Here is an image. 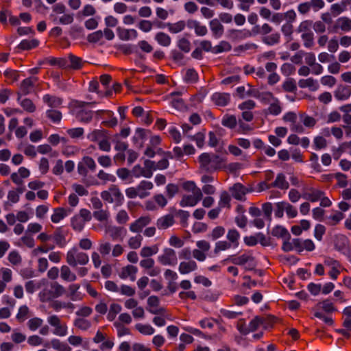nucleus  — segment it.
Returning a JSON list of instances; mask_svg holds the SVG:
<instances>
[{"label": "nucleus", "instance_id": "f257e3e1", "mask_svg": "<svg viewBox=\"0 0 351 351\" xmlns=\"http://www.w3.org/2000/svg\"><path fill=\"white\" fill-rule=\"evenodd\" d=\"M200 167L203 170L212 172L224 167L225 159L215 154L203 153L199 156Z\"/></svg>", "mask_w": 351, "mask_h": 351}, {"label": "nucleus", "instance_id": "f03ea898", "mask_svg": "<svg viewBox=\"0 0 351 351\" xmlns=\"http://www.w3.org/2000/svg\"><path fill=\"white\" fill-rule=\"evenodd\" d=\"M66 261L71 267L85 265L89 261V256L86 253L80 251L78 247H73L67 252Z\"/></svg>", "mask_w": 351, "mask_h": 351}, {"label": "nucleus", "instance_id": "7ed1b4c3", "mask_svg": "<svg viewBox=\"0 0 351 351\" xmlns=\"http://www.w3.org/2000/svg\"><path fill=\"white\" fill-rule=\"evenodd\" d=\"M101 197L104 201L114 204L116 206H120L124 202V196L116 185H112L108 190L102 191Z\"/></svg>", "mask_w": 351, "mask_h": 351}, {"label": "nucleus", "instance_id": "20e7f679", "mask_svg": "<svg viewBox=\"0 0 351 351\" xmlns=\"http://www.w3.org/2000/svg\"><path fill=\"white\" fill-rule=\"evenodd\" d=\"M47 322L53 327V333L59 337H64L68 333V327L65 322H62L56 315H52L47 317Z\"/></svg>", "mask_w": 351, "mask_h": 351}, {"label": "nucleus", "instance_id": "39448f33", "mask_svg": "<svg viewBox=\"0 0 351 351\" xmlns=\"http://www.w3.org/2000/svg\"><path fill=\"white\" fill-rule=\"evenodd\" d=\"M158 261L162 265L175 266L178 263L176 252L174 250L166 247L158 256Z\"/></svg>", "mask_w": 351, "mask_h": 351}, {"label": "nucleus", "instance_id": "423d86ee", "mask_svg": "<svg viewBox=\"0 0 351 351\" xmlns=\"http://www.w3.org/2000/svg\"><path fill=\"white\" fill-rule=\"evenodd\" d=\"M324 265L329 267L328 275L332 280H337L343 267L340 263L330 257H327L324 261Z\"/></svg>", "mask_w": 351, "mask_h": 351}, {"label": "nucleus", "instance_id": "0eeeda50", "mask_svg": "<svg viewBox=\"0 0 351 351\" xmlns=\"http://www.w3.org/2000/svg\"><path fill=\"white\" fill-rule=\"evenodd\" d=\"M202 191H197L195 193H191L190 195H184L180 202V206L182 207L195 206L202 199Z\"/></svg>", "mask_w": 351, "mask_h": 351}, {"label": "nucleus", "instance_id": "6e6552de", "mask_svg": "<svg viewBox=\"0 0 351 351\" xmlns=\"http://www.w3.org/2000/svg\"><path fill=\"white\" fill-rule=\"evenodd\" d=\"M96 168L95 160L89 156H85L77 165V171L80 175H86L87 169L94 171Z\"/></svg>", "mask_w": 351, "mask_h": 351}, {"label": "nucleus", "instance_id": "1a4fd4ad", "mask_svg": "<svg viewBox=\"0 0 351 351\" xmlns=\"http://www.w3.org/2000/svg\"><path fill=\"white\" fill-rule=\"evenodd\" d=\"M351 96V86L339 84L334 91V97L338 101H346Z\"/></svg>", "mask_w": 351, "mask_h": 351}, {"label": "nucleus", "instance_id": "9d476101", "mask_svg": "<svg viewBox=\"0 0 351 351\" xmlns=\"http://www.w3.org/2000/svg\"><path fill=\"white\" fill-rule=\"evenodd\" d=\"M117 34L120 40L128 41L135 40L138 37V32L134 29H126L122 27L117 28Z\"/></svg>", "mask_w": 351, "mask_h": 351}, {"label": "nucleus", "instance_id": "9b49d317", "mask_svg": "<svg viewBox=\"0 0 351 351\" xmlns=\"http://www.w3.org/2000/svg\"><path fill=\"white\" fill-rule=\"evenodd\" d=\"M137 272L138 268L136 266L128 265L121 269L119 276L123 280L134 281Z\"/></svg>", "mask_w": 351, "mask_h": 351}, {"label": "nucleus", "instance_id": "f8f14e48", "mask_svg": "<svg viewBox=\"0 0 351 351\" xmlns=\"http://www.w3.org/2000/svg\"><path fill=\"white\" fill-rule=\"evenodd\" d=\"M324 195V192L317 188H308L303 193V198L311 202H315Z\"/></svg>", "mask_w": 351, "mask_h": 351}, {"label": "nucleus", "instance_id": "ddd939ff", "mask_svg": "<svg viewBox=\"0 0 351 351\" xmlns=\"http://www.w3.org/2000/svg\"><path fill=\"white\" fill-rule=\"evenodd\" d=\"M230 190L232 196L238 200H245V195L252 191V189H247L240 183L234 184Z\"/></svg>", "mask_w": 351, "mask_h": 351}, {"label": "nucleus", "instance_id": "4468645a", "mask_svg": "<svg viewBox=\"0 0 351 351\" xmlns=\"http://www.w3.org/2000/svg\"><path fill=\"white\" fill-rule=\"evenodd\" d=\"M151 221V219L148 216L139 217L138 219L132 222L130 226V230L134 233L141 232L143 228L148 225Z\"/></svg>", "mask_w": 351, "mask_h": 351}, {"label": "nucleus", "instance_id": "2eb2a0df", "mask_svg": "<svg viewBox=\"0 0 351 351\" xmlns=\"http://www.w3.org/2000/svg\"><path fill=\"white\" fill-rule=\"evenodd\" d=\"M333 28L335 32L340 29L343 32H349L351 31V19L346 16L339 17L336 20Z\"/></svg>", "mask_w": 351, "mask_h": 351}, {"label": "nucleus", "instance_id": "dca6fc26", "mask_svg": "<svg viewBox=\"0 0 351 351\" xmlns=\"http://www.w3.org/2000/svg\"><path fill=\"white\" fill-rule=\"evenodd\" d=\"M345 217V215L339 210H331L330 215L325 217V223L328 226H337L339 224Z\"/></svg>", "mask_w": 351, "mask_h": 351}, {"label": "nucleus", "instance_id": "f3484780", "mask_svg": "<svg viewBox=\"0 0 351 351\" xmlns=\"http://www.w3.org/2000/svg\"><path fill=\"white\" fill-rule=\"evenodd\" d=\"M186 25L188 28L194 29L195 33L198 36H204L207 34V27L196 20H189Z\"/></svg>", "mask_w": 351, "mask_h": 351}, {"label": "nucleus", "instance_id": "a211bd4d", "mask_svg": "<svg viewBox=\"0 0 351 351\" xmlns=\"http://www.w3.org/2000/svg\"><path fill=\"white\" fill-rule=\"evenodd\" d=\"M213 102L218 106H226L230 100V95L226 93H215L211 97Z\"/></svg>", "mask_w": 351, "mask_h": 351}, {"label": "nucleus", "instance_id": "6ab92c4d", "mask_svg": "<svg viewBox=\"0 0 351 351\" xmlns=\"http://www.w3.org/2000/svg\"><path fill=\"white\" fill-rule=\"evenodd\" d=\"M153 183L150 181L143 180L136 186L138 197L143 199L150 195L149 191L153 189Z\"/></svg>", "mask_w": 351, "mask_h": 351}, {"label": "nucleus", "instance_id": "aec40b11", "mask_svg": "<svg viewBox=\"0 0 351 351\" xmlns=\"http://www.w3.org/2000/svg\"><path fill=\"white\" fill-rule=\"evenodd\" d=\"M197 269V265L195 261L193 260H188L187 261L180 262L178 271L182 275L188 274L193 272Z\"/></svg>", "mask_w": 351, "mask_h": 351}, {"label": "nucleus", "instance_id": "412c9836", "mask_svg": "<svg viewBox=\"0 0 351 351\" xmlns=\"http://www.w3.org/2000/svg\"><path fill=\"white\" fill-rule=\"evenodd\" d=\"M160 303L159 298L157 296L152 295L147 299V310L152 314L163 313L164 308H158Z\"/></svg>", "mask_w": 351, "mask_h": 351}, {"label": "nucleus", "instance_id": "4be33fe9", "mask_svg": "<svg viewBox=\"0 0 351 351\" xmlns=\"http://www.w3.org/2000/svg\"><path fill=\"white\" fill-rule=\"evenodd\" d=\"M296 246L298 247L297 252H302L304 250L307 252H312L315 250V245L311 239H300L295 241Z\"/></svg>", "mask_w": 351, "mask_h": 351}, {"label": "nucleus", "instance_id": "5701e85b", "mask_svg": "<svg viewBox=\"0 0 351 351\" xmlns=\"http://www.w3.org/2000/svg\"><path fill=\"white\" fill-rule=\"evenodd\" d=\"M80 285L79 284H71L67 289V297L73 301L81 300L83 298L82 294L79 291Z\"/></svg>", "mask_w": 351, "mask_h": 351}, {"label": "nucleus", "instance_id": "b1692460", "mask_svg": "<svg viewBox=\"0 0 351 351\" xmlns=\"http://www.w3.org/2000/svg\"><path fill=\"white\" fill-rule=\"evenodd\" d=\"M298 86L302 88H308L311 91H316L319 87L318 82L312 77L300 80Z\"/></svg>", "mask_w": 351, "mask_h": 351}, {"label": "nucleus", "instance_id": "393cba45", "mask_svg": "<svg viewBox=\"0 0 351 351\" xmlns=\"http://www.w3.org/2000/svg\"><path fill=\"white\" fill-rule=\"evenodd\" d=\"M60 277L63 280L73 282L76 280L77 276L67 265H62L60 268Z\"/></svg>", "mask_w": 351, "mask_h": 351}, {"label": "nucleus", "instance_id": "a878e982", "mask_svg": "<svg viewBox=\"0 0 351 351\" xmlns=\"http://www.w3.org/2000/svg\"><path fill=\"white\" fill-rule=\"evenodd\" d=\"M253 259L252 256L250 253H244L239 256H233L230 258V261L239 265H243Z\"/></svg>", "mask_w": 351, "mask_h": 351}, {"label": "nucleus", "instance_id": "bb28decb", "mask_svg": "<svg viewBox=\"0 0 351 351\" xmlns=\"http://www.w3.org/2000/svg\"><path fill=\"white\" fill-rule=\"evenodd\" d=\"M314 311H324L326 313H330L336 311L335 307L332 302L328 300H325L322 302H319L313 308Z\"/></svg>", "mask_w": 351, "mask_h": 351}, {"label": "nucleus", "instance_id": "cd10ccee", "mask_svg": "<svg viewBox=\"0 0 351 351\" xmlns=\"http://www.w3.org/2000/svg\"><path fill=\"white\" fill-rule=\"evenodd\" d=\"M209 25L213 34L216 38H219L223 35V26L218 20L213 19L210 21Z\"/></svg>", "mask_w": 351, "mask_h": 351}, {"label": "nucleus", "instance_id": "c85d7f7f", "mask_svg": "<svg viewBox=\"0 0 351 351\" xmlns=\"http://www.w3.org/2000/svg\"><path fill=\"white\" fill-rule=\"evenodd\" d=\"M351 147V143L344 142L341 143L337 147H333L332 149V157L335 160H338L342 154L348 152V148Z\"/></svg>", "mask_w": 351, "mask_h": 351}, {"label": "nucleus", "instance_id": "c756f323", "mask_svg": "<svg viewBox=\"0 0 351 351\" xmlns=\"http://www.w3.org/2000/svg\"><path fill=\"white\" fill-rule=\"evenodd\" d=\"M165 25L170 33L178 34L185 28L186 24L184 21H179L176 23H167Z\"/></svg>", "mask_w": 351, "mask_h": 351}, {"label": "nucleus", "instance_id": "7c9ffc66", "mask_svg": "<svg viewBox=\"0 0 351 351\" xmlns=\"http://www.w3.org/2000/svg\"><path fill=\"white\" fill-rule=\"evenodd\" d=\"M107 232L113 240H116L122 239L125 235L126 231L123 228L112 226L108 229Z\"/></svg>", "mask_w": 351, "mask_h": 351}, {"label": "nucleus", "instance_id": "2f4dec72", "mask_svg": "<svg viewBox=\"0 0 351 351\" xmlns=\"http://www.w3.org/2000/svg\"><path fill=\"white\" fill-rule=\"evenodd\" d=\"M135 329L143 335H152L155 329L149 324L138 323L134 326Z\"/></svg>", "mask_w": 351, "mask_h": 351}, {"label": "nucleus", "instance_id": "473e14b6", "mask_svg": "<svg viewBox=\"0 0 351 351\" xmlns=\"http://www.w3.org/2000/svg\"><path fill=\"white\" fill-rule=\"evenodd\" d=\"M65 10L66 7L63 3H56L52 8V12L50 14V17L54 22H56L58 21V16L65 12Z\"/></svg>", "mask_w": 351, "mask_h": 351}, {"label": "nucleus", "instance_id": "72a5a7b5", "mask_svg": "<svg viewBox=\"0 0 351 351\" xmlns=\"http://www.w3.org/2000/svg\"><path fill=\"white\" fill-rule=\"evenodd\" d=\"M173 223L174 220L173 216L167 215L158 219L157 226L160 229H166L171 226Z\"/></svg>", "mask_w": 351, "mask_h": 351}, {"label": "nucleus", "instance_id": "f704fd0d", "mask_svg": "<svg viewBox=\"0 0 351 351\" xmlns=\"http://www.w3.org/2000/svg\"><path fill=\"white\" fill-rule=\"evenodd\" d=\"M158 250L159 249L157 245L144 246L140 251V255L143 258H150V256L156 254Z\"/></svg>", "mask_w": 351, "mask_h": 351}, {"label": "nucleus", "instance_id": "c9c22d12", "mask_svg": "<svg viewBox=\"0 0 351 351\" xmlns=\"http://www.w3.org/2000/svg\"><path fill=\"white\" fill-rule=\"evenodd\" d=\"M39 45L37 39H24L19 45L18 47L22 50H29L36 47Z\"/></svg>", "mask_w": 351, "mask_h": 351}, {"label": "nucleus", "instance_id": "e433bc0d", "mask_svg": "<svg viewBox=\"0 0 351 351\" xmlns=\"http://www.w3.org/2000/svg\"><path fill=\"white\" fill-rule=\"evenodd\" d=\"M273 187L280 189H287L289 188V182L286 180V177L283 173L277 175L275 181L272 183Z\"/></svg>", "mask_w": 351, "mask_h": 351}, {"label": "nucleus", "instance_id": "4c0bfd02", "mask_svg": "<svg viewBox=\"0 0 351 351\" xmlns=\"http://www.w3.org/2000/svg\"><path fill=\"white\" fill-rule=\"evenodd\" d=\"M155 40L160 45L163 47H169L171 43L170 36L164 32L157 33L155 36Z\"/></svg>", "mask_w": 351, "mask_h": 351}, {"label": "nucleus", "instance_id": "58836bf2", "mask_svg": "<svg viewBox=\"0 0 351 351\" xmlns=\"http://www.w3.org/2000/svg\"><path fill=\"white\" fill-rule=\"evenodd\" d=\"M67 215L66 210L63 208H57L54 209L53 213L51 217L52 222L57 223H59Z\"/></svg>", "mask_w": 351, "mask_h": 351}, {"label": "nucleus", "instance_id": "ea45409f", "mask_svg": "<svg viewBox=\"0 0 351 351\" xmlns=\"http://www.w3.org/2000/svg\"><path fill=\"white\" fill-rule=\"evenodd\" d=\"M280 35L278 32L272 33L263 37V42L267 45H274L280 42Z\"/></svg>", "mask_w": 351, "mask_h": 351}, {"label": "nucleus", "instance_id": "a19ab883", "mask_svg": "<svg viewBox=\"0 0 351 351\" xmlns=\"http://www.w3.org/2000/svg\"><path fill=\"white\" fill-rule=\"evenodd\" d=\"M240 234L239 232L235 229L230 230L227 234V239L232 245V247L236 248L239 245V239Z\"/></svg>", "mask_w": 351, "mask_h": 351}, {"label": "nucleus", "instance_id": "79ce46f5", "mask_svg": "<svg viewBox=\"0 0 351 351\" xmlns=\"http://www.w3.org/2000/svg\"><path fill=\"white\" fill-rule=\"evenodd\" d=\"M132 174L136 178H139L141 176L150 178L152 176V173L149 170H145L140 165H136L134 167L132 170Z\"/></svg>", "mask_w": 351, "mask_h": 351}, {"label": "nucleus", "instance_id": "37998d69", "mask_svg": "<svg viewBox=\"0 0 351 351\" xmlns=\"http://www.w3.org/2000/svg\"><path fill=\"white\" fill-rule=\"evenodd\" d=\"M272 235L276 237H280L284 239H290V234L288 230L282 226H276L272 230Z\"/></svg>", "mask_w": 351, "mask_h": 351}, {"label": "nucleus", "instance_id": "c03bdc74", "mask_svg": "<svg viewBox=\"0 0 351 351\" xmlns=\"http://www.w3.org/2000/svg\"><path fill=\"white\" fill-rule=\"evenodd\" d=\"M93 117V113L90 110H80L76 113V118L81 122L88 123Z\"/></svg>", "mask_w": 351, "mask_h": 351}, {"label": "nucleus", "instance_id": "a18cd8bd", "mask_svg": "<svg viewBox=\"0 0 351 351\" xmlns=\"http://www.w3.org/2000/svg\"><path fill=\"white\" fill-rule=\"evenodd\" d=\"M143 241V237L141 234H136L134 237L129 238L128 241V246L132 250L138 249Z\"/></svg>", "mask_w": 351, "mask_h": 351}, {"label": "nucleus", "instance_id": "49530a36", "mask_svg": "<svg viewBox=\"0 0 351 351\" xmlns=\"http://www.w3.org/2000/svg\"><path fill=\"white\" fill-rule=\"evenodd\" d=\"M36 79L35 77H29L25 79L21 85V88L25 94H27L32 90Z\"/></svg>", "mask_w": 351, "mask_h": 351}, {"label": "nucleus", "instance_id": "de8ad7c7", "mask_svg": "<svg viewBox=\"0 0 351 351\" xmlns=\"http://www.w3.org/2000/svg\"><path fill=\"white\" fill-rule=\"evenodd\" d=\"M121 309L122 308L120 304L116 303L112 304L110 306V308L107 315L108 319L109 321H113L116 318L117 314H119L121 312Z\"/></svg>", "mask_w": 351, "mask_h": 351}, {"label": "nucleus", "instance_id": "09e8293b", "mask_svg": "<svg viewBox=\"0 0 351 351\" xmlns=\"http://www.w3.org/2000/svg\"><path fill=\"white\" fill-rule=\"evenodd\" d=\"M267 110L268 113L274 116H277L280 114L282 112V108L279 100L276 99L274 101L271 102Z\"/></svg>", "mask_w": 351, "mask_h": 351}, {"label": "nucleus", "instance_id": "8fccbe9b", "mask_svg": "<svg viewBox=\"0 0 351 351\" xmlns=\"http://www.w3.org/2000/svg\"><path fill=\"white\" fill-rule=\"evenodd\" d=\"M237 118L234 115H228L226 114L223 117L221 120V124L227 127L228 128L232 129L234 128L237 125Z\"/></svg>", "mask_w": 351, "mask_h": 351}, {"label": "nucleus", "instance_id": "3c124183", "mask_svg": "<svg viewBox=\"0 0 351 351\" xmlns=\"http://www.w3.org/2000/svg\"><path fill=\"white\" fill-rule=\"evenodd\" d=\"M53 308L59 311L62 308L73 310L75 306L74 304L70 302H62V301H55L52 304Z\"/></svg>", "mask_w": 351, "mask_h": 351}, {"label": "nucleus", "instance_id": "603ef678", "mask_svg": "<svg viewBox=\"0 0 351 351\" xmlns=\"http://www.w3.org/2000/svg\"><path fill=\"white\" fill-rule=\"evenodd\" d=\"M49 289L51 291V296L55 298L62 295L65 292L64 287L58 283L52 284Z\"/></svg>", "mask_w": 351, "mask_h": 351}, {"label": "nucleus", "instance_id": "864d4df0", "mask_svg": "<svg viewBox=\"0 0 351 351\" xmlns=\"http://www.w3.org/2000/svg\"><path fill=\"white\" fill-rule=\"evenodd\" d=\"M43 319L39 317H33L27 322V327L31 331H36L43 326Z\"/></svg>", "mask_w": 351, "mask_h": 351}, {"label": "nucleus", "instance_id": "5fc2aeb1", "mask_svg": "<svg viewBox=\"0 0 351 351\" xmlns=\"http://www.w3.org/2000/svg\"><path fill=\"white\" fill-rule=\"evenodd\" d=\"M230 200L231 197L229 193L226 191H223L220 195V199L219 201V208H224L228 207L230 208Z\"/></svg>", "mask_w": 351, "mask_h": 351}, {"label": "nucleus", "instance_id": "6e6d98bb", "mask_svg": "<svg viewBox=\"0 0 351 351\" xmlns=\"http://www.w3.org/2000/svg\"><path fill=\"white\" fill-rule=\"evenodd\" d=\"M298 240V239H293L292 240H290L289 239H285L282 249L285 252H289L292 250H298V247L296 246V242L295 241Z\"/></svg>", "mask_w": 351, "mask_h": 351}, {"label": "nucleus", "instance_id": "4d7b16f0", "mask_svg": "<svg viewBox=\"0 0 351 351\" xmlns=\"http://www.w3.org/2000/svg\"><path fill=\"white\" fill-rule=\"evenodd\" d=\"M51 346L57 351H71V348L65 343L61 342L59 339H54L51 341Z\"/></svg>", "mask_w": 351, "mask_h": 351}, {"label": "nucleus", "instance_id": "13d9d810", "mask_svg": "<svg viewBox=\"0 0 351 351\" xmlns=\"http://www.w3.org/2000/svg\"><path fill=\"white\" fill-rule=\"evenodd\" d=\"M282 206H284L285 211L289 218H295L298 215V210L295 207L287 202H283Z\"/></svg>", "mask_w": 351, "mask_h": 351}, {"label": "nucleus", "instance_id": "bf43d9fd", "mask_svg": "<svg viewBox=\"0 0 351 351\" xmlns=\"http://www.w3.org/2000/svg\"><path fill=\"white\" fill-rule=\"evenodd\" d=\"M74 324L77 328L82 330H88L91 326L90 322L85 318L76 319L75 320Z\"/></svg>", "mask_w": 351, "mask_h": 351}, {"label": "nucleus", "instance_id": "052dcab7", "mask_svg": "<svg viewBox=\"0 0 351 351\" xmlns=\"http://www.w3.org/2000/svg\"><path fill=\"white\" fill-rule=\"evenodd\" d=\"M325 210L321 207H316L312 210V217L315 220L325 221Z\"/></svg>", "mask_w": 351, "mask_h": 351}, {"label": "nucleus", "instance_id": "680f3d73", "mask_svg": "<svg viewBox=\"0 0 351 351\" xmlns=\"http://www.w3.org/2000/svg\"><path fill=\"white\" fill-rule=\"evenodd\" d=\"M314 35L313 32L303 33L301 38L304 42V46L306 48H311L313 45Z\"/></svg>", "mask_w": 351, "mask_h": 351}, {"label": "nucleus", "instance_id": "e2e57ef3", "mask_svg": "<svg viewBox=\"0 0 351 351\" xmlns=\"http://www.w3.org/2000/svg\"><path fill=\"white\" fill-rule=\"evenodd\" d=\"M73 21V16L72 14L64 13L58 18V21L56 23H60L62 25H69L72 23Z\"/></svg>", "mask_w": 351, "mask_h": 351}, {"label": "nucleus", "instance_id": "0e129e2a", "mask_svg": "<svg viewBox=\"0 0 351 351\" xmlns=\"http://www.w3.org/2000/svg\"><path fill=\"white\" fill-rule=\"evenodd\" d=\"M232 247V244L226 241H219L215 243V253L227 250Z\"/></svg>", "mask_w": 351, "mask_h": 351}, {"label": "nucleus", "instance_id": "69168bd1", "mask_svg": "<svg viewBox=\"0 0 351 351\" xmlns=\"http://www.w3.org/2000/svg\"><path fill=\"white\" fill-rule=\"evenodd\" d=\"M326 227L324 225L320 224V223L317 224L315 226L314 233H313L315 238L319 241H322L323 236L326 232Z\"/></svg>", "mask_w": 351, "mask_h": 351}, {"label": "nucleus", "instance_id": "338daca9", "mask_svg": "<svg viewBox=\"0 0 351 351\" xmlns=\"http://www.w3.org/2000/svg\"><path fill=\"white\" fill-rule=\"evenodd\" d=\"M85 223L86 222L82 218H80V217L77 215L73 217L71 221V224L73 229L77 231H81L84 228Z\"/></svg>", "mask_w": 351, "mask_h": 351}, {"label": "nucleus", "instance_id": "774afa93", "mask_svg": "<svg viewBox=\"0 0 351 351\" xmlns=\"http://www.w3.org/2000/svg\"><path fill=\"white\" fill-rule=\"evenodd\" d=\"M47 116L54 123H58L62 119V114L60 111L51 109L47 111Z\"/></svg>", "mask_w": 351, "mask_h": 351}]
</instances>
